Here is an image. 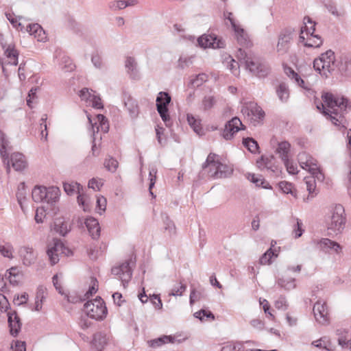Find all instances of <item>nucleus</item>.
Wrapping results in <instances>:
<instances>
[{"mask_svg":"<svg viewBox=\"0 0 351 351\" xmlns=\"http://www.w3.org/2000/svg\"><path fill=\"white\" fill-rule=\"evenodd\" d=\"M325 104H322V113L329 118L332 123L344 129L347 128L348 121L345 117L351 110V103L344 97H339L330 93L322 95Z\"/></svg>","mask_w":351,"mask_h":351,"instance_id":"obj_1","label":"nucleus"},{"mask_svg":"<svg viewBox=\"0 0 351 351\" xmlns=\"http://www.w3.org/2000/svg\"><path fill=\"white\" fill-rule=\"evenodd\" d=\"M346 218L343 207L336 205L334 208L330 221L328 223V230L330 234H338L343 232L346 226Z\"/></svg>","mask_w":351,"mask_h":351,"instance_id":"obj_2","label":"nucleus"},{"mask_svg":"<svg viewBox=\"0 0 351 351\" xmlns=\"http://www.w3.org/2000/svg\"><path fill=\"white\" fill-rule=\"evenodd\" d=\"M84 311L88 317L96 320H103L108 313L105 303L100 297L86 302L84 305Z\"/></svg>","mask_w":351,"mask_h":351,"instance_id":"obj_3","label":"nucleus"},{"mask_svg":"<svg viewBox=\"0 0 351 351\" xmlns=\"http://www.w3.org/2000/svg\"><path fill=\"white\" fill-rule=\"evenodd\" d=\"M171 101V97L167 92L161 91L156 97V109L167 127L171 124L169 114L168 106Z\"/></svg>","mask_w":351,"mask_h":351,"instance_id":"obj_4","label":"nucleus"},{"mask_svg":"<svg viewBox=\"0 0 351 351\" xmlns=\"http://www.w3.org/2000/svg\"><path fill=\"white\" fill-rule=\"evenodd\" d=\"M136 258L131 257L121 265L113 267L111 273L115 276H119L123 285L128 283L132 276V268L135 266Z\"/></svg>","mask_w":351,"mask_h":351,"instance_id":"obj_5","label":"nucleus"},{"mask_svg":"<svg viewBox=\"0 0 351 351\" xmlns=\"http://www.w3.org/2000/svg\"><path fill=\"white\" fill-rule=\"evenodd\" d=\"M63 187L65 193L69 195H73L75 193L78 194L77 200L80 206H82L84 211L90 210L89 205L86 202V197L83 193V186L77 182H64Z\"/></svg>","mask_w":351,"mask_h":351,"instance_id":"obj_6","label":"nucleus"},{"mask_svg":"<svg viewBox=\"0 0 351 351\" xmlns=\"http://www.w3.org/2000/svg\"><path fill=\"white\" fill-rule=\"evenodd\" d=\"M71 251L66 248L60 240L55 239L53 240L51 246L48 245L47 254L49 256L51 265H54L59 261V254H66L67 256Z\"/></svg>","mask_w":351,"mask_h":351,"instance_id":"obj_7","label":"nucleus"},{"mask_svg":"<svg viewBox=\"0 0 351 351\" xmlns=\"http://www.w3.org/2000/svg\"><path fill=\"white\" fill-rule=\"evenodd\" d=\"M246 69L258 77H266L269 72V67L267 64L253 58L252 60H247Z\"/></svg>","mask_w":351,"mask_h":351,"instance_id":"obj_8","label":"nucleus"},{"mask_svg":"<svg viewBox=\"0 0 351 351\" xmlns=\"http://www.w3.org/2000/svg\"><path fill=\"white\" fill-rule=\"evenodd\" d=\"M299 160L300 166L302 169H306L308 168V171L313 176L316 175L318 179H319L318 175L322 178L324 177L317 166V160L312 156L308 155L306 153H301L299 154Z\"/></svg>","mask_w":351,"mask_h":351,"instance_id":"obj_9","label":"nucleus"},{"mask_svg":"<svg viewBox=\"0 0 351 351\" xmlns=\"http://www.w3.org/2000/svg\"><path fill=\"white\" fill-rule=\"evenodd\" d=\"M313 311L315 318L319 324L322 325L329 324L328 310L325 302L317 301L313 306Z\"/></svg>","mask_w":351,"mask_h":351,"instance_id":"obj_10","label":"nucleus"},{"mask_svg":"<svg viewBox=\"0 0 351 351\" xmlns=\"http://www.w3.org/2000/svg\"><path fill=\"white\" fill-rule=\"evenodd\" d=\"M241 130H245V126L239 118L234 117L226 123L222 136L226 140H230L236 132Z\"/></svg>","mask_w":351,"mask_h":351,"instance_id":"obj_11","label":"nucleus"},{"mask_svg":"<svg viewBox=\"0 0 351 351\" xmlns=\"http://www.w3.org/2000/svg\"><path fill=\"white\" fill-rule=\"evenodd\" d=\"M293 31L290 29H283L278 37L277 51L280 55L287 53L289 49L290 42L292 40Z\"/></svg>","mask_w":351,"mask_h":351,"instance_id":"obj_12","label":"nucleus"},{"mask_svg":"<svg viewBox=\"0 0 351 351\" xmlns=\"http://www.w3.org/2000/svg\"><path fill=\"white\" fill-rule=\"evenodd\" d=\"M197 43L202 48H223L224 43L215 35H203L198 38Z\"/></svg>","mask_w":351,"mask_h":351,"instance_id":"obj_13","label":"nucleus"},{"mask_svg":"<svg viewBox=\"0 0 351 351\" xmlns=\"http://www.w3.org/2000/svg\"><path fill=\"white\" fill-rule=\"evenodd\" d=\"M241 112L244 115L252 117L254 120H262L265 117V112L256 103L250 102L243 106Z\"/></svg>","mask_w":351,"mask_h":351,"instance_id":"obj_14","label":"nucleus"},{"mask_svg":"<svg viewBox=\"0 0 351 351\" xmlns=\"http://www.w3.org/2000/svg\"><path fill=\"white\" fill-rule=\"evenodd\" d=\"M0 44L1 47L4 49V54L8 58L13 60L12 64L16 66L18 64L19 53L15 49V45L13 43H8L7 41L4 40L1 34L0 35Z\"/></svg>","mask_w":351,"mask_h":351,"instance_id":"obj_15","label":"nucleus"},{"mask_svg":"<svg viewBox=\"0 0 351 351\" xmlns=\"http://www.w3.org/2000/svg\"><path fill=\"white\" fill-rule=\"evenodd\" d=\"M8 322L10 335L13 337H17L21 331L22 323L16 311L8 313Z\"/></svg>","mask_w":351,"mask_h":351,"instance_id":"obj_16","label":"nucleus"},{"mask_svg":"<svg viewBox=\"0 0 351 351\" xmlns=\"http://www.w3.org/2000/svg\"><path fill=\"white\" fill-rule=\"evenodd\" d=\"M19 253L23 265L25 266H29L34 264L36 259V255L34 253V250L32 247L23 246L20 248Z\"/></svg>","mask_w":351,"mask_h":351,"instance_id":"obj_17","label":"nucleus"},{"mask_svg":"<svg viewBox=\"0 0 351 351\" xmlns=\"http://www.w3.org/2000/svg\"><path fill=\"white\" fill-rule=\"evenodd\" d=\"M224 16L230 22L231 25L237 35L238 42L241 45L245 44L247 42L246 35L243 29L237 25L234 19L232 18V13L229 12H225Z\"/></svg>","mask_w":351,"mask_h":351,"instance_id":"obj_18","label":"nucleus"},{"mask_svg":"<svg viewBox=\"0 0 351 351\" xmlns=\"http://www.w3.org/2000/svg\"><path fill=\"white\" fill-rule=\"evenodd\" d=\"M8 143L9 141L6 138L5 134L2 131H0V155L2 158L3 163L6 165V171L8 173H9L10 171L8 154H7L6 151Z\"/></svg>","mask_w":351,"mask_h":351,"instance_id":"obj_19","label":"nucleus"},{"mask_svg":"<svg viewBox=\"0 0 351 351\" xmlns=\"http://www.w3.org/2000/svg\"><path fill=\"white\" fill-rule=\"evenodd\" d=\"M60 195V191L57 186H50L49 188H45V199L44 202L47 203L48 205L53 206L55 203H56Z\"/></svg>","mask_w":351,"mask_h":351,"instance_id":"obj_20","label":"nucleus"},{"mask_svg":"<svg viewBox=\"0 0 351 351\" xmlns=\"http://www.w3.org/2000/svg\"><path fill=\"white\" fill-rule=\"evenodd\" d=\"M319 59L324 63L326 71L331 73L335 70L337 66L335 59V53L332 50H328L325 53H322L319 57Z\"/></svg>","mask_w":351,"mask_h":351,"instance_id":"obj_21","label":"nucleus"},{"mask_svg":"<svg viewBox=\"0 0 351 351\" xmlns=\"http://www.w3.org/2000/svg\"><path fill=\"white\" fill-rule=\"evenodd\" d=\"M85 225L93 239H98L100 235V226L99 223L94 217H90L85 221Z\"/></svg>","mask_w":351,"mask_h":351,"instance_id":"obj_22","label":"nucleus"},{"mask_svg":"<svg viewBox=\"0 0 351 351\" xmlns=\"http://www.w3.org/2000/svg\"><path fill=\"white\" fill-rule=\"evenodd\" d=\"M125 66L130 77L134 80L140 79V75L137 69V62L133 57H127L125 62Z\"/></svg>","mask_w":351,"mask_h":351,"instance_id":"obj_23","label":"nucleus"},{"mask_svg":"<svg viewBox=\"0 0 351 351\" xmlns=\"http://www.w3.org/2000/svg\"><path fill=\"white\" fill-rule=\"evenodd\" d=\"M214 170L211 176L214 178H227L232 173V169L226 165L222 164L221 162L217 163L216 166L213 169Z\"/></svg>","mask_w":351,"mask_h":351,"instance_id":"obj_24","label":"nucleus"},{"mask_svg":"<svg viewBox=\"0 0 351 351\" xmlns=\"http://www.w3.org/2000/svg\"><path fill=\"white\" fill-rule=\"evenodd\" d=\"M12 165L16 171H22L26 167V160L23 154L16 152L11 155Z\"/></svg>","mask_w":351,"mask_h":351,"instance_id":"obj_25","label":"nucleus"},{"mask_svg":"<svg viewBox=\"0 0 351 351\" xmlns=\"http://www.w3.org/2000/svg\"><path fill=\"white\" fill-rule=\"evenodd\" d=\"M318 244L319 247L326 252L328 250H333L336 252H339L341 250V246L338 243L327 238L322 239Z\"/></svg>","mask_w":351,"mask_h":351,"instance_id":"obj_26","label":"nucleus"},{"mask_svg":"<svg viewBox=\"0 0 351 351\" xmlns=\"http://www.w3.org/2000/svg\"><path fill=\"white\" fill-rule=\"evenodd\" d=\"M54 230L61 236L64 237L70 230L71 228L68 223L63 218H56L54 220Z\"/></svg>","mask_w":351,"mask_h":351,"instance_id":"obj_27","label":"nucleus"},{"mask_svg":"<svg viewBox=\"0 0 351 351\" xmlns=\"http://www.w3.org/2000/svg\"><path fill=\"white\" fill-rule=\"evenodd\" d=\"M92 343L98 350H101L107 343L106 335L101 332L95 333Z\"/></svg>","mask_w":351,"mask_h":351,"instance_id":"obj_28","label":"nucleus"},{"mask_svg":"<svg viewBox=\"0 0 351 351\" xmlns=\"http://www.w3.org/2000/svg\"><path fill=\"white\" fill-rule=\"evenodd\" d=\"M291 144L288 141H282L278 143L276 153L279 154L282 160H287L289 158Z\"/></svg>","mask_w":351,"mask_h":351,"instance_id":"obj_29","label":"nucleus"},{"mask_svg":"<svg viewBox=\"0 0 351 351\" xmlns=\"http://www.w3.org/2000/svg\"><path fill=\"white\" fill-rule=\"evenodd\" d=\"M187 121L191 128L193 130V131L199 134L202 135L203 134V128L201 125V120L199 119H196L193 114H188Z\"/></svg>","mask_w":351,"mask_h":351,"instance_id":"obj_30","label":"nucleus"},{"mask_svg":"<svg viewBox=\"0 0 351 351\" xmlns=\"http://www.w3.org/2000/svg\"><path fill=\"white\" fill-rule=\"evenodd\" d=\"M174 339L175 338L171 335H163L148 341V343L150 347L156 348L168 342L173 343Z\"/></svg>","mask_w":351,"mask_h":351,"instance_id":"obj_31","label":"nucleus"},{"mask_svg":"<svg viewBox=\"0 0 351 351\" xmlns=\"http://www.w3.org/2000/svg\"><path fill=\"white\" fill-rule=\"evenodd\" d=\"M124 104L132 118H135L138 116V107L134 99H133L130 96H128L127 100L124 101Z\"/></svg>","mask_w":351,"mask_h":351,"instance_id":"obj_32","label":"nucleus"},{"mask_svg":"<svg viewBox=\"0 0 351 351\" xmlns=\"http://www.w3.org/2000/svg\"><path fill=\"white\" fill-rule=\"evenodd\" d=\"M247 178L252 182L256 184L257 186H261L263 189H270L269 184L265 181L262 176H256L254 173H248Z\"/></svg>","mask_w":351,"mask_h":351,"instance_id":"obj_33","label":"nucleus"},{"mask_svg":"<svg viewBox=\"0 0 351 351\" xmlns=\"http://www.w3.org/2000/svg\"><path fill=\"white\" fill-rule=\"evenodd\" d=\"M27 193L25 182H21L18 186V190L16 196L22 210H23V203L26 201L27 199Z\"/></svg>","mask_w":351,"mask_h":351,"instance_id":"obj_34","label":"nucleus"},{"mask_svg":"<svg viewBox=\"0 0 351 351\" xmlns=\"http://www.w3.org/2000/svg\"><path fill=\"white\" fill-rule=\"evenodd\" d=\"M276 94L281 101L286 102L289 97L287 85L284 82L280 83L276 88Z\"/></svg>","mask_w":351,"mask_h":351,"instance_id":"obj_35","label":"nucleus"},{"mask_svg":"<svg viewBox=\"0 0 351 351\" xmlns=\"http://www.w3.org/2000/svg\"><path fill=\"white\" fill-rule=\"evenodd\" d=\"M45 186H36L32 192V199L36 202H44Z\"/></svg>","mask_w":351,"mask_h":351,"instance_id":"obj_36","label":"nucleus"},{"mask_svg":"<svg viewBox=\"0 0 351 351\" xmlns=\"http://www.w3.org/2000/svg\"><path fill=\"white\" fill-rule=\"evenodd\" d=\"M224 63L226 64L227 67L231 71L232 73L234 75L239 74V66L241 64L239 62L235 61L230 56H229L225 60Z\"/></svg>","mask_w":351,"mask_h":351,"instance_id":"obj_37","label":"nucleus"},{"mask_svg":"<svg viewBox=\"0 0 351 351\" xmlns=\"http://www.w3.org/2000/svg\"><path fill=\"white\" fill-rule=\"evenodd\" d=\"M243 144L251 153H256L259 149L257 141L252 137L243 138Z\"/></svg>","mask_w":351,"mask_h":351,"instance_id":"obj_38","label":"nucleus"},{"mask_svg":"<svg viewBox=\"0 0 351 351\" xmlns=\"http://www.w3.org/2000/svg\"><path fill=\"white\" fill-rule=\"evenodd\" d=\"M303 22L304 26L302 27L303 29L308 32L311 36H315L314 32L315 31V25L316 23L313 21L309 16H306L303 19Z\"/></svg>","mask_w":351,"mask_h":351,"instance_id":"obj_39","label":"nucleus"},{"mask_svg":"<svg viewBox=\"0 0 351 351\" xmlns=\"http://www.w3.org/2000/svg\"><path fill=\"white\" fill-rule=\"evenodd\" d=\"M339 71L346 76L351 75V59H346L337 66Z\"/></svg>","mask_w":351,"mask_h":351,"instance_id":"obj_40","label":"nucleus"},{"mask_svg":"<svg viewBox=\"0 0 351 351\" xmlns=\"http://www.w3.org/2000/svg\"><path fill=\"white\" fill-rule=\"evenodd\" d=\"M97 121L99 123V125H96L97 132L101 129L102 132L107 133L109 130V125L106 117L99 114L97 116Z\"/></svg>","mask_w":351,"mask_h":351,"instance_id":"obj_41","label":"nucleus"},{"mask_svg":"<svg viewBox=\"0 0 351 351\" xmlns=\"http://www.w3.org/2000/svg\"><path fill=\"white\" fill-rule=\"evenodd\" d=\"M322 38L319 35L311 36V38L307 39L304 43V46L306 47H319L322 45Z\"/></svg>","mask_w":351,"mask_h":351,"instance_id":"obj_42","label":"nucleus"},{"mask_svg":"<svg viewBox=\"0 0 351 351\" xmlns=\"http://www.w3.org/2000/svg\"><path fill=\"white\" fill-rule=\"evenodd\" d=\"M295 278L287 280L285 278H281L278 279L277 283L280 287L289 291L295 288L296 285L295 284Z\"/></svg>","mask_w":351,"mask_h":351,"instance_id":"obj_43","label":"nucleus"},{"mask_svg":"<svg viewBox=\"0 0 351 351\" xmlns=\"http://www.w3.org/2000/svg\"><path fill=\"white\" fill-rule=\"evenodd\" d=\"M279 187L284 193L291 194L293 197H296V191L291 183L282 181L279 183Z\"/></svg>","mask_w":351,"mask_h":351,"instance_id":"obj_44","label":"nucleus"},{"mask_svg":"<svg viewBox=\"0 0 351 351\" xmlns=\"http://www.w3.org/2000/svg\"><path fill=\"white\" fill-rule=\"evenodd\" d=\"M237 58L239 60V62L242 64H243L245 66L247 65V60H252L254 58L247 53V52L239 48L237 51Z\"/></svg>","mask_w":351,"mask_h":351,"instance_id":"obj_45","label":"nucleus"},{"mask_svg":"<svg viewBox=\"0 0 351 351\" xmlns=\"http://www.w3.org/2000/svg\"><path fill=\"white\" fill-rule=\"evenodd\" d=\"M217 103V99L214 96H205L202 100V106L204 110L206 111L211 109Z\"/></svg>","mask_w":351,"mask_h":351,"instance_id":"obj_46","label":"nucleus"},{"mask_svg":"<svg viewBox=\"0 0 351 351\" xmlns=\"http://www.w3.org/2000/svg\"><path fill=\"white\" fill-rule=\"evenodd\" d=\"M217 156V154L210 153L205 162L202 165V169H206L208 167H210L211 171L213 167L216 166L217 163L219 162L218 160H216Z\"/></svg>","mask_w":351,"mask_h":351,"instance_id":"obj_47","label":"nucleus"},{"mask_svg":"<svg viewBox=\"0 0 351 351\" xmlns=\"http://www.w3.org/2000/svg\"><path fill=\"white\" fill-rule=\"evenodd\" d=\"M273 256H277V254H276L271 247H270L261 256L259 259V262L261 265L270 264L271 259Z\"/></svg>","mask_w":351,"mask_h":351,"instance_id":"obj_48","label":"nucleus"},{"mask_svg":"<svg viewBox=\"0 0 351 351\" xmlns=\"http://www.w3.org/2000/svg\"><path fill=\"white\" fill-rule=\"evenodd\" d=\"M104 166L109 171L114 172L118 168L119 162L115 158L109 157L105 160Z\"/></svg>","mask_w":351,"mask_h":351,"instance_id":"obj_49","label":"nucleus"},{"mask_svg":"<svg viewBox=\"0 0 351 351\" xmlns=\"http://www.w3.org/2000/svg\"><path fill=\"white\" fill-rule=\"evenodd\" d=\"M162 220L165 224V228L169 230L170 234H174L176 232V226L173 222L170 220L169 216L166 214L162 215Z\"/></svg>","mask_w":351,"mask_h":351,"instance_id":"obj_50","label":"nucleus"},{"mask_svg":"<svg viewBox=\"0 0 351 351\" xmlns=\"http://www.w3.org/2000/svg\"><path fill=\"white\" fill-rule=\"evenodd\" d=\"M47 115L44 114L43 117L40 119V135L41 136V139L44 138L45 141L47 140L48 132L47 130Z\"/></svg>","mask_w":351,"mask_h":351,"instance_id":"obj_51","label":"nucleus"},{"mask_svg":"<svg viewBox=\"0 0 351 351\" xmlns=\"http://www.w3.org/2000/svg\"><path fill=\"white\" fill-rule=\"evenodd\" d=\"M0 253L4 256L9 258H12V247L10 244L5 245L0 244Z\"/></svg>","mask_w":351,"mask_h":351,"instance_id":"obj_52","label":"nucleus"},{"mask_svg":"<svg viewBox=\"0 0 351 351\" xmlns=\"http://www.w3.org/2000/svg\"><path fill=\"white\" fill-rule=\"evenodd\" d=\"M243 347V342H237L234 343H228L223 346L221 351H239Z\"/></svg>","mask_w":351,"mask_h":351,"instance_id":"obj_53","label":"nucleus"},{"mask_svg":"<svg viewBox=\"0 0 351 351\" xmlns=\"http://www.w3.org/2000/svg\"><path fill=\"white\" fill-rule=\"evenodd\" d=\"M204 293L201 291H197L195 288H191V294L189 297V302L193 305L196 300H199L204 298Z\"/></svg>","mask_w":351,"mask_h":351,"instance_id":"obj_54","label":"nucleus"},{"mask_svg":"<svg viewBox=\"0 0 351 351\" xmlns=\"http://www.w3.org/2000/svg\"><path fill=\"white\" fill-rule=\"evenodd\" d=\"M207 80V76L204 73L199 74L196 77L191 81V84L193 87L200 86Z\"/></svg>","mask_w":351,"mask_h":351,"instance_id":"obj_55","label":"nucleus"},{"mask_svg":"<svg viewBox=\"0 0 351 351\" xmlns=\"http://www.w3.org/2000/svg\"><path fill=\"white\" fill-rule=\"evenodd\" d=\"M126 7L125 0L113 1L109 3V8L112 10H121Z\"/></svg>","mask_w":351,"mask_h":351,"instance_id":"obj_56","label":"nucleus"},{"mask_svg":"<svg viewBox=\"0 0 351 351\" xmlns=\"http://www.w3.org/2000/svg\"><path fill=\"white\" fill-rule=\"evenodd\" d=\"M324 6L328 10L329 12H330L332 15L335 16H339L340 14H339L336 4L335 2H333L331 0H328L324 3Z\"/></svg>","mask_w":351,"mask_h":351,"instance_id":"obj_57","label":"nucleus"},{"mask_svg":"<svg viewBox=\"0 0 351 351\" xmlns=\"http://www.w3.org/2000/svg\"><path fill=\"white\" fill-rule=\"evenodd\" d=\"M287 170L290 174H296L298 173L297 167L293 164V161L290 160L289 158L287 159V160H282Z\"/></svg>","mask_w":351,"mask_h":351,"instance_id":"obj_58","label":"nucleus"},{"mask_svg":"<svg viewBox=\"0 0 351 351\" xmlns=\"http://www.w3.org/2000/svg\"><path fill=\"white\" fill-rule=\"evenodd\" d=\"M156 172H157V170L155 168H152L149 170L150 183H149V190L150 194L153 197H155V195H154L153 193L152 192V189L154 186L155 182H156Z\"/></svg>","mask_w":351,"mask_h":351,"instance_id":"obj_59","label":"nucleus"},{"mask_svg":"<svg viewBox=\"0 0 351 351\" xmlns=\"http://www.w3.org/2000/svg\"><path fill=\"white\" fill-rule=\"evenodd\" d=\"M186 289V286L184 284H182L181 282H180V285L178 287H174L170 295L173 296H181L184 291H185Z\"/></svg>","mask_w":351,"mask_h":351,"instance_id":"obj_60","label":"nucleus"},{"mask_svg":"<svg viewBox=\"0 0 351 351\" xmlns=\"http://www.w3.org/2000/svg\"><path fill=\"white\" fill-rule=\"evenodd\" d=\"M300 87L306 90H311V85L308 82L304 81L300 75L294 81Z\"/></svg>","mask_w":351,"mask_h":351,"instance_id":"obj_61","label":"nucleus"},{"mask_svg":"<svg viewBox=\"0 0 351 351\" xmlns=\"http://www.w3.org/2000/svg\"><path fill=\"white\" fill-rule=\"evenodd\" d=\"M275 307L278 309L286 310L287 308L286 298L284 296H280L275 302Z\"/></svg>","mask_w":351,"mask_h":351,"instance_id":"obj_62","label":"nucleus"},{"mask_svg":"<svg viewBox=\"0 0 351 351\" xmlns=\"http://www.w3.org/2000/svg\"><path fill=\"white\" fill-rule=\"evenodd\" d=\"M150 301L157 309H161L162 308V303L160 300L159 295L154 294L150 296Z\"/></svg>","mask_w":351,"mask_h":351,"instance_id":"obj_63","label":"nucleus"},{"mask_svg":"<svg viewBox=\"0 0 351 351\" xmlns=\"http://www.w3.org/2000/svg\"><path fill=\"white\" fill-rule=\"evenodd\" d=\"M25 342L22 341H16L11 348L13 351H26Z\"/></svg>","mask_w":351,"mask_h":351,"instance_id":"obj_64","label":"nucleus"}]
</instances>
